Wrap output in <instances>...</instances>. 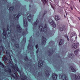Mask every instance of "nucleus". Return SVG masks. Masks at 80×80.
<instances>
[{
    "label": "nucleus",
    "instance_id": "58836bf2",
    "mask_svg": "<svg viewBox=\"0 0 80 80\" xmlns=\"http://www.w3.org/2000/svg\"><path fill=\"white\" fill-rule=\"evenodd\" d=\"M36 49H37V48H38V45H36Z\"/></svg>",
    "mask_w": 80,
    "mask_h": 80
},
{
    "label": "nucleus",
    "instance_id": "aec40b11",
    "mask_svg": "<svg viewBox=\"0 0 80 80\" xmlns=\"http://www.w3.org/2000/svg\"><path fill=\"white\" fill-rule=\"evenodd\" d=\"M39 28H40V32L42 31V28H43V24H40L39 25Z\"/></svg>",
    "mask_w": 80,
    "mask_h": 80
},
{
    "label": "nucleus",
    "instance_id": "4468645a",
    "mask_svg": "<svg viewBox=\"0 0 80 80\" xmlns=\"http://www.w3.org/2000/svg\"><path fill=\"white\" fill-rule=\"evenodd\" d=\"M72 48L73 49H76L77 48V45L75 43H73L72 45Z\"/></svg>",
    "mask_w": 80,
    "mask_h": 80
},
{
    "label": "nucleus",
    "instance_id": "3c124183",
    "mask_svg": "<svg viewBox=\"0 0 80 80\" xmlns=\"http://www.w3.org/2000/svg\"><path fill=\"white\" fill-rule=\"evenodd\" d=\"M58 2V0H57Z\"/></svg>",
    "mask_w": 80,
    "mask_h": 80
},
{
    "label": "nucleus",
    "instance_id": "6e6d98bb",
    "mask_svg": "<svg viewBox=\"0 0 80 80\" xmlns=\"http://www.w3.org/2000/svg\"><path fill=\"white\" fill-rule=\"evenodd\" d=\"M10 58H11V57H10Z\"/></svg>",
    "mask_w": 80,
    "mask_h": 80
},
{
    "label": "nucleus",
    "instance_id": "4c0bfd02",
    "mask_svg": "<svg viewBox=\"0 0 80 80\" xmlns=\"http://www.w3.org/2000/svg\"><path fill=\"white\" fill-rule=\"evenodd\" d=\"M12 42H13L15 40L14 39V38H12Z\"/></svg>",
    "mask_w": 80,
    "mask_h": 80
},
{
    "label": "nucleus",
    "instance_id": "f257e3e1",
    "mask_svg": "<svg viewBox=\"0 0 80 80\" xmlns=\"http://www.w3.org/2000/svg\"><path fill=\"white\" fill-rule=\"evenodd\" d=\"M7 30L6 32L5 29H3V32L2 34L4 36L3 37V39H4V40H5V39H6V38H7V37H6V35H7V32L8 33V35H10V34L11 32V31L8 29V27L7 28Z\"/></svg>",
    "mask_w": 80,
    "mask_h": 80
},
{
    "label": "nucleus",
    "instance_id": "2eb2a0df",
    "mask_svg": "<svg viewBox=\"0 0 80 80\" xmlns=\"http://www.w3.org/2000/svg\"><path fill=\"white\" fill-rule=\"evenodd\" d=\"M43 61H39L38 67H41V66H42V65H43Z\"/></svg>",
    "mask_w": 80,
    "mask_h": 80
},
{
    "label": "nucleus",
    "instance_id": "f3484780",
    "mask_svg": "<svg viewBox=\"0 0 80 80\" xmlns=\"http://www.w3.org/2000/svg\"><path fill=\"white\" fill-rule=\"evenodd\" d=\"M59 28L61 31H62L64 30H65V27L63 26H60Z\"/></svg>",
    "mask_w": 80,
    "mask_h": 80
},
{
    "label": "nucleus",
    "instance_id": "a211bd4d",
    "mask_svg": "<svg viewBox=\"0 0 80 80\" xmlns=\"http://www.w3.org/2000/svg\"><path fill=\"white\" fill-rule=\"evenodd\" d=\"M71 37H76L75 39L77 40V35H75L74 33L72 32L71 34Z\"/></svg>",
    "mask_w": 80,
    "mask_h": 80
},
{
    "label": "nucleus",
    "instance_id": "a19ab883",
    "mask_svg": "<svg viewBox=\"0 0 80 80\" xmlns=\"http://www.w3.org/2000/svg\"><path fill=\"white\" fill-rule=\"evenodd\" d=\"M70 7H71V10H73V8L72 7V6H71Z\"/></svg>",
    "mask_w": 80,
    "mask_h": 80
},
{
    "label": "nucleus",
    "instance_id": "ddd939ff",
    "mask_svg": "<svg viewBox=\"0 0 80 80\" xmlns=\"http://www.w3.org/2000/svg\"><path fill=\"white\" fill-rule=\"evenodd\" d=\"M79 51V49H76L74 51V53H75L76 55V56H78V52Z\"/></svg>",
    "mask_w": 80,
    "mask_h": 80
},
{
    "label": "nucleus",
    "instance_id": "2f4dec72",
    "mask_svg": "<svg viewBox=\"0 0 80 80\" xmlns=\"http://www.w3.org/2000/svg\"><path fill=\"white\" fill-rule=\"evenodd\" d=\"M71 42L73 43V42H75V40H74L73 39H71Z\"/></svg>",
    "mask_w": 80,
    "mask_h": 80
},
{
    "label": "nucleus",
    "instance_id": "b1692460",
    "mask_svg": "<svg viewBox=\"0 0 80 80\" xmlns=\"http://www.w3.org/2000/svg\"><path fill=\"white\" fill-rule=\"evenodd\" d=\"M26 78V76L25 75L23 76L22 78H21V80H25Z\"/></svg>",
    "mask_w": 80,
    "mask_h": 80
},
{
    "label": "nucleus",
    "instance_id": "e433bc0d",
    "mask_svg": "<svg viewBox=\"0 0 80 80\" xmlns=\"http://www.w3.org/2000/svg\"><path fill=\"white\" fill-rule=\"evenodd\" d=\"M14 70L16 72H17V71H18V68H17L16 70H15V69H14Z\"/></svg>",
    "mask_w": 80,
    "mask_h": 80
},
{
    "label": "nucleus",
    "instance_id": "39448f33",
    "mask_svg": "<svg viewBox=\"0 0 80 80\" xmlns=\"http://www.w3.org/2000/svg\"><path fill=\"white\" fill-rule=\"evenodd\" d=\"M21 15V14L20 15V13H19L18 15H16L14 16H13V17L14 19H15V20H18V18H19V17Z\"/></svg>",
    "mask_w": 80,
    "mask_h": 80
},
{
    "label": "nucleus",
    "instance_id": "4d7b16f0",
    "mask_svg": "<svg viewBox=\"0 0 80 80\" xmlns=\"http://www.w3.org/2000/svg\"><path fill=\"white\" fill-rule=\"evenodd\" d=\"M64 17H65V16H64Z\"/></svg>",
    "mask_w": 80,
    "mask_h": 80
},
{
    "label": "nucleus",
    "instance_id": "9d476101",
    "mask_svg": "<svg viewBox=\"0 0 80 80\" xmlns=\"http://www.w3.org/2000/svg\"><path fill=\"white\" fill-rule=\"evenodd\" d=\"M47 31H48V29L47 28V24H45L43 28V31L45 33Z\"/></svg>",
    "mask_w": 80,
    "mask_h": 80
},
{
    "label": "nucleus",
    "instance_id": "de8ad7c7",
    "mask_svg": "<svg viewBox=\"0 0 80 80\" xmlns=\"http://www.w3.org/2000/svg\"><path fill=\"white\" fill-rule=\"evenodd\" d=\"M1 43V40H0V43Z\"/></svg>",
    "mask_w": 80,
    "mask_h": 80
},
{
    "label": "nucleus",
    "instance_id": "20e7f679",
    "mask_svg": "<svg viewBox=\"0 0 80 80\" xmlns=\"http://www.w3.org/2000/svg\"><path fill=\"white\" fill-rule=\"evenodd\" d=\"M38 24H39V21L38 20H37L36 22H35L33 24V29H34V28H35L34 27H37V26H38Z\"/></svg>",
    "mask_w": 80,
    "mask_h": 80
},
{
    "label": "nucleus",
    "instance_id": "473e14b6",
    "mask_svg": "<svg viewBox=\"0 0 80 80\" xmlns=\"http://www.w3.org/2000/svg\"><path fill=\"white\" fill-rule=\"evenodd\" d=\"M15 46L17 48H18V44H15Z\"/></svg>",
    "mask_w": 80,
    "mask_h": 80
},
{
    "label": "nucleus",
    "instance_id": "c85d7f7f",
    "mask_svg": "<svg viewBox=\"0 0 80 80\" xmlns=\"http://www.w3.org/2000/svg\"><path fill=\"white\" fill-rule=\"evenodd\" d=\"M73 54H71L69 55V57L70 58H72L73 57Z\"/></svg>",
    "mask_w": 80,
    "mask_h": 80
},
{
    "label": "nucleus",
    "instance_id": "a18cd8bd",
    "mask_svg": "<svg viewBox=\"0 0 80 80\" xmlns=\"http://www.w3.org/2000/svg\"><path fill=\"white\" fill-rule=\"evenodd\" d=\"M49 53H50V54H49V55H51V52H49Z\"/></svg>",
    "mask_w": 80,
    "mask_h": 80
},
{
    "label": "nucleus",
    "instance_id": "49530a36",
    "mask_svg": "<svg viewBox=\"0 0 80 80\" xmlns=\"http://www.w3.org/2000/svg\"><path fill=\"white\" fill-rule=\"evenodd\" d=\"M5 72H7V71H6V69H5Z\"/></svg>",
    "mask_w": 80,
    "mask_h": 80
},
{
    "label": "nucleus",
    "instance_id": "c03bdc74",
    "mask_svg": "<svg viewBox=\"0 0 80 80\" xmlns=\"http://www.w3.org/2000/svg\"><path fill=\"white\" fill-rule=\"evenodd\" d=\"M78 19L80 20V18L79 17H78Z\"/></svg>",
    "mask_w": 80,
    "mask_h": 80
},
{
    "label": "nucleus",
    "instance_id": "f8f14e48",
    "mask_svg": "<svg viewBox=\"0 0 80 80\" xmlns=\"http://www.w3.org/2000/svg\"><path fill=\"white\" fill-rule=\"evenodd\" d=\"M42 43L43 44H42V45H45V43H46V41H47V39L46 38H44L43 37H42Z\"/></svg>",
    "mask_w": 80,
    "mask_h": 80
},
{
    "label": "nucleus",
    "instance_id": "0eeeda50",
    "mask_svg": "<svg viewBox=\"0 0 80 80\" xmlns=\"http://www.w3.org/2000/svg\"><path fill=\"white\" fill-rule=\"evenodd\" d=\"M33 16H31V15H29L28 18L29 22H32V19H33Z\"/></svg>",
    "mask_w": 80,
    "mask_h": 80
},
{
    "label": "nucleus",
    "instance_id": "5701e85b",
    "mask_svg": "<svg viewBox=\"0 0 80 80\" xmlns=\"http://www.w3.org/2000/svg\"><path fill=\"white\" fill-rule=\"evenodd\" d=\"M9 8L10 11H11V12H12V11H13V9H14V7L12 6V7H11L10 8Z\"/></svg>",
    "mask_w": 80,
    "mask_h": 80
},
{
    "label": "nucleus",
    "instance_id": "c756f323",
    "mask_svg": "<svg viewBox=\"0 0 80 80\" xmlns=\"http://www.w3.org/2000/svg\"><path fill=\"white\" fill-rule=\"evenodd\" d=\"M7 60V58L6 57H5L3 59L4 62H6V60Z\"/></svg>",
    "mask_w": 80,
    "mask_h": 80
},
{
    "label": "nucleus",
    "instance_id": "603ef678",
    "mask_svg": "<svg viewBox=\"0 0 80 80\" xmlns=\"http://www.w3.org/2000/svg\"><path fill=\"white\" fill-rule=\"evenodd\" d=\"M66 15H67V13H66Z\"/></svg>",
    "mask_w": 80,
    "mask_h": 80
},
{
    "label": "nucleus",
    "instance_id": "6e6552de",
    "mask_svg": "<svg viewBox=\"0 0 80 80\" xmlns=\"http://www.w3.org/2000/svg\"><path fill=\"white\" fill-rule=\"evenodd\" d=\"M74 77H75L76 80H80V74H79L78 76H76L75 74L74 75Z\"/></svg>",
    "mask_w": 80,
    "mask_h": 80
},
{
    "label": "nucleus",
    "instance_id": "ea45409f",
    "mask_svg": "<svg viewBox=\"0 0 80 80\" xmlns=\"http://www.w3.org/2000/svg\"><path fill=\"white\" fill-rule=\"evenodd\" d=\"M38 50L37 51H36V53H38Z\"/></svg>",
    "mask_w": 80,
    "mask_h": 80
},
{
    "label": "nucleus",
    "instance_id": "9b49d317",
    "mask_svg": "<svg viewBox=\"0 0 80 80\" xmlns=\"http://www.w3.org/2000/svg\"><path fill=\"white\" fill-rule=\"evenodd\" d=\"M52 78L54 80H57V75L55 73L53 74H52Z\"/></svg>",
    "mask_w": 80,
    "mask_h": 80
},
{
    "label": "nucleus",
    "instance_id": "4be33fe9",
    "mask_svg": "<svg viewBox=\"0 0 80 80\" xmlns=\"http://www.w3.org/2000/svg\"><path fill=\"white\" fill-rule=\"evenodd\" d=\"M62 44H63V40L62 39H61L60 40L59 42V45H62Z\"/></svg>",
    "mask_w": 80,
    "mask_h": 80
},
{
    "label": "nucleus",
    "instance_id": "72a5a7b5",
    "mask_svg": "<svg viewBox=\"0 0 80 80\" xmlns=\"http://www.w3.org/2000/svg\"><path fill=\"white\" fill-rule=\"evenodd\" d=\"M8 71L9 72V73H11V69H10L8 68Z\"/></svg>",
    "mask_w": 80,
    "mask_h": 80
},
{
    "label": "nucleus",
    "instance_id": "dca6fc26",
    "mask_svg": "<svg viewBox=\"0 0 80 80\" xmlns=\"http://www.w3.org/2000/svg\"><path fill=\"white\" fill-rule=\"evenodd\" d=\"M70 69H71V70H72V72H75V71H76L75 70H76L77 68H74L73 67L71 66V67H70Z\"/></svg>",
    "mask_w": 80,
    "mask_h": 80
},
{
    "label": "nucleus",
    "instance_id": "5fc2aeb1",
    "mask_svg": "<svg viewBox=\"0 0 80 80\" xmlns=\"http://www.w3.org/2000/svg\"><path fill=\"white\" fill-rule=\"evenodd\" d=\"M52 8H53V9H54V8H53V7H52Z\"/></svg>",
    "mask_w": 80,
    "mask_h": 80
},
{
    "label": "nucleus",
    "instance_id": "f704fd0d",
    "mask_svg": "<svg viewBox=\"0 0 80 80\" xmlns=\"http://www.w3.org/2000/svg\"><path fill=\"white\" fill-rule=\"evenodd\" d=\"M76 45H77L78 46H79V45H80V44L79 43V42H77V43H76Z\"/></svg>",
    "mask_w": 80,
    "mask_h": 80
},
{
    "label": "nucleus",
    "instance_id": "bb28decb",
    "mask_svg": "<svg viewBox=\"0 0 80 80\" xmlns=\"http://www.w3.org/2000/svg\"><path fill=\"white\" fill-rule=\"evenodd\" d=\"M28 33V31H27L26 32H24L22 33V35L23 36H24V35H25L26 34H27Z\"/></svg>",
    "mask_w": 80,
    "mask_h": 80
},
{
    "label": "nucleus",
    "instance_id": "c9c22d12",
    "mask_svg": "<svg viewBox=\"0 0 80 80\" xmlns=\"http://www.w3.org/2000/svg\"><path fill=\"white\" fill-rule=\"evenodd\" d=\"M23 40L24 42H26V38H24V39H23Z\"/></svg>",
    "mask_w": 80,
    "mask_h": 80
},
{
    "label": "nucleus",
    "instance_id": "423d86ee",
    "mask_svg": "<svg viewBox=\"0 0 80 80\" xmlns=\"http://www.w3.org/2000/svg\"><path fill=\"white\" fill-rule=\"evenodd\" d=\"M61 78L62 80H68V78H67V76L66 75H65L64 74H63L61 76Z\"/></svg>",
    "mask_w": 80,
    "mask_h": 80
},
{
    "label": "nucleus",
    "instance_id": "7c9ffc66",
    "mask_svg": "<svg viewBox=\"0 0 80 80\" xmlns=\"http://www.w3.org/2000/svg\"><path fill=\"white\" fill-rule=\"evenodd\" d=\"M66 38H67V39H68V41H69V39H68V36H67V35H65L64 36Z\"/></svg>",
    "mask_w": 80,
    "mask_h": 80
},
{
    "label": "nucleus",
    "instance_id": "8fccbe9b",
    "mask_svg": "<svg viewBox=\"0 0 80 80\" xmlns=\"http://www.w3.org/2000/svg\"><path fill=\"white\" fill-rule=\"evenodd\" d=\"M74 8L75 9H76V8L74 7Z\"/></svg>",
    "mask_w": 80,
    "mask_h": 80
},
{
    "label": "nucleus",
    "instance_id": "09e8293b",
    "mask_svg": "<svg viewBox=\"0 0 80 80\" xmlns=\"http://www.w3.org/2000/svg\"><path fill=\"white\" fill-rule=\"evenodd\" d=\"M6 53H7V54H8V53H7V51H6Z\"/></svg>",
    "mask_w": 80,
    "mask_h": 80
},
{
    "label": "nucleus",
    "instance_id": "f03ea898",
    "mask_svg": "<svg viewBox=\"0 0 80 80\" xmlns=\"http://www.w3.org/2000/svg\"><path fill=\"white\" fill-rule=\"evenodd\" d=\"M48 22L50 23L52 25V26L54 28L56 27V24L54 22V21H53L52 19H50L48 20Z\"/></svg>",
    "mask_w": 80,
    "mask_h": 80
},
{
    "label": "nucleus",
    "instance_id": "79ce46f5",
    "mask_svg": "<svg viewBox=\"0 0 80 80\" xmlns=\"http://www.w3.org/2000/svg\"><path fill=\"white\" fill-rule=\"evenodd\" d=\"M15 75H16V77H17V78H18V76H17V75H16V74H15Z\"/></svg>",
    "mask_w": 80,
    "mask_h": 80
},
{
    "label": "nucleus",
    "instance_id": "cd10ccee",
    "mask_svg": "<svg viewBox=\"0 0 80 80\" xmlns=\"http://www.w3.org/2000/svg\"><path fill=\"white\" fill-rule=\"evenodd\" d=\"M4 48L3 46H2V45L0 46V50H3Z\"/></svg>",
    "mask_w": 80,
    "mask_h": 80
},
{
    "label": "nucleus",
    "instance_id": "37998d69",
    "mask_svg": "<svg viewBox=\"0 0 80 80\" xmlns=\"http://www.w3.org/2000/svg\"><path fill=\"white\" fill-rule=\"evenodd\" d=\"M11 76H12L13 77H14V76H13V74H12V75H11Z\"/></svg>",
    "mask_w": 80,
    "mask_h": 80
},
{
    "label": "nucleus",
    "instance_id": "13d9d810",
    "mask_svg": "<svg viewBox=\"0 0 80 80\" xmlns=\"http://www.w3.org/2000/svg\"><path fill=\"white\" fill-rule=\"evenodd\" d=\"M59 77H60V76H59Z\"/></svg>",
    "mask_w": 80,
    "mask_h": 80
},
{
    "label": "nucleus",
    "instance_id": "864d4df0",
    "mask_svg": "<svg viewBox=\"0 0 80 80\" xmlns=\"http://www.w3.org/2000/svg\"><path fill=\"white\" fill-rule=\"evenodd\" d=\"M79 2H80V0H79Z\"/></svg>",
    "mask_w": 80,
    "mask_h": 80
},
{
    "label": "nucleus",
    "instance_id": "a878e982",
    "mask_svg": "<svg viewBox=\"0 0 80 80\" xmlns=\"http://www.w3.org/2000/svg\"><path fill=\"white\" fill-rule=\"evenodd\" d=\"M0 65H1L2 66V67L4 68L6 70V69H5V66L1 62H0Z\"/></svg>",
    "mask_w": 80,
    "mask_h": 80
},
{
    "label": "nucleus",
    "instance_id": "393cba45",
    "mask_svg": "<svg viewBox=\"0 0 80 80\" xmlns=\"http://www.w3.org/2000/svg\"><path fill=\"white\" fill-rule=\"evenodd\" d=\"M32 47V44L30 45V41H29V44L28 46V48H31Z\"/></svg>",
    "mask_w": 80,
    "mask_h": 80
},
{
    "label": "nucleus",
    "instance_id": "6ab92c4d",
    "mask_svg": "<svg viewBox=\"0 0 80 80\" xmlns=\"http://www.w3.org/2000/svg\"><path fill=\"white\" fill-rule=\"evenodd\" d=\"M55 19L56 21H57L58 20H60V18L58 16H57V15H56L55 16Z\"/></svg>",
    "mask_w": 80,
    "mask_h": 80
},
{
    "label": "nucleus",
    "instance_id": "412c9836",
    "mask_svg": "<svg viewBox=\"0 0 80 80\" xmlns=\"http://www.w3.org/2000/svg\"><path fill=\"white\" fill-rule=\"evenodd\" d=\"M45 74L46 76L47 77H48L49 75H50V74H49V71H46L45 72Z\"/></svg>",
    "mask_w": 80,
    "mask_h": 80
},
{
    "label": "nucleus",
    "instance_id": "7ed1b4c3",
    "mask_svg": "<svg viewBox=\"0 0 80 80\" xmlns=\"http://www.w3.org/2000/svg\"><path fill=\"white\" fill-rule=\"evenodd\" d=\"M17 29L18 32H19L20 33H21V32H22V28L20 26V25H18L17 26Z\"/></svg>",
    "mask_w": 80,
    "mask_h": 80
},
{
    "label": "nucleus",
    "instance_id": "1a4fd4ad",
    "mask_svg": "<svg viewBox=\"0 0 80 80\" xmlns=\"http://www.w3.org/2000/svg\"><path fill=\"white\" fill-rule=\"evenodd\" d=\"M23 21L24 22V26L25 27H26L28 26V24H27V21L26 20H24V18L23 19Z\"/></svg>",
    "mask_w": 80,
    "mask_h": 80
}]
</instances>
